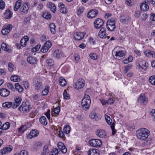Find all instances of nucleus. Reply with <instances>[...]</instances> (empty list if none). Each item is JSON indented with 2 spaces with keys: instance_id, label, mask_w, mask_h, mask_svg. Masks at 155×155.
<instances>
[{
  "instance_id": "f257e3e1",
  "label": "nucleus",
  "mask_w": 155,
  "mask_h": 155,
  "mask_svg": "<svg viewBox=\"0 0 155 155\" xmlns=\"http://www.w3.org/2000/svg\"><path fill=\"white\" fill-rule=\"evenodd\" d=\"M149 134V131L147 129L143 128L136 131V136L137 137L141 140H146Z\"/></svg>"
},
{
  "instance_id": "f03ea898",
  "label": "nucleus",
  "mask_w": 155,
  "mask_h": 155,
  "mask_svg": "<svg viewBox=\"0 0 155 155\" xmlns=\"http://www.w3.org/2000/svg\"><path fill=\"white\" fill-rule=\"evenodd\" d=\"M91 103V100L89 95L85 94L81 101V104L83 109L85 110H88Z\"/></svg>"
},
{
  "instance_id": "7ed1b4c3",
  "label": "nucleus",
  "mask_w": 155,
  "mask_h": 155,
  "mask_svg": "<svg viewBox=\"0 0 155 155\" xmlns=\"http://www.w3.org/2000/svg\"><path fill=\"white\" fill-rule=\"evenodd\" d=\"M29 101L27 100L23 101L18 110L21 112H28L29 111L31 107Z\"/></svg>"
},
{
  "instance_id": "20e7f679",
  "label": "nucleus",
  "mask_w": 155,
  "mask_h": 155,
  "mask_svg": "<svg viewBox=\"0 0 155 155\" xmlns=\"http://www.w3.org/2000/svg\"><path fill=\"white\" fill-rule=\"evenodd\" d=\"M116 19L114 18L108 20L106 24L108 30L112 31L116 28Z\"/></svg>"
},
{
  "instance_id": "39448f33",
  "label": "nucleus",
  "mask_w": 155,
  "mask_h": 155,
  "mask_svg": "<svg viewBox=\"0 0 155 155\" xmlns=\"http://www.w3.org/2000/svg\"><path fill=\"white\" fill-rule=\"evenodd\" d=\"M33 83L36 90H41L43 87V85L40 79L38 78H34Z\"/></svg>"
},
{
  "instance_id": "423d86ee",
  "label": "nucleus",
  "mask_w": 155,
  "mask_h": 155,
  "mask_svg": "<svg viewBox=\"0 0 155 155\" xmlns=\"http://www.w3.org/2000/svg\"><path fill=\"white\" fill-rule=\"evenodd\" d=\"M105 118L106 121L109 125H111L110 127L112 130V134L114 135L116 133V130L115 129V123H112V120L110 118V117L107 115H105Z\"/></svg>"
},
{
  "instance_id": "0eeeda50",
  "label": "nucleus",
  "mask_w": 155,
  "mask_h": 155,
  "mask_svg": "<svg viewBox=\"0 0 155 155\" xmlns=\"http://www.w3.org/2000/svg\"><path fill=\"white\" fill-rule=\"evenodd\" d=\"M89 143L91 146L94 147H100L102 145V142L101 140L98 139H92L89 141Z\"/></svg>"
},
{
  "instance_id": "6e6552de",
  "label": "nucleus",
  "mask_w": 155,
  "mask_h": 155,
  "mask_svg": "<svg viewBox=\"0 0 155 155\" xmlns=\"http://www.w3.org/2000/svg\"><path fill=\"white\" fill-rule=\"evenodd\" d=\"M138 102L143 105H146L148 101V99L144 94H141L138 98Z\"/></svg>"
},
{
  "instance_id": "1a4fd4ad",
  "label": "nucleus",
  "mask_w": 155,
  "mask_h": 155,
  "mask_svg": "<svg viewBox=\"0 0 155 155\" xmlns=\"http://www.w3.org/2000/svg\"><path fill=\"white\" fill-rule=\"evenodd\" d=\"M51 46V42L49 41H47L45 43L44 45L42 46L41 49V51L43 53L46 52Z\"/></svg>"
},
{
  "instance_id": "9d476101",
  "label": "nucleus",
  "mask_w": 155,
  "mask_h": 155,
  "mask_svg": "<svg viewBox=\"0 0 155 155\" xmlns=\"http://www.w3.org/2000/svg\"><path fill=\"white\" fill-rule=\"evenodd\" d=\"M104 24L103 21L100 19L97 18L94 22V28L96 29H98L101 28Z\"/></svg>"
},
{
  "instance_id": "9b49d317",
  "label": "nucleus",
  "mask_w": 155,
  "mask_h": 155,
  "mask_svg": "<svg viewBox=\"0 0 155 155\" xmlns=\"http://www.w3.org/2000/svg\"><path fill=\"white\" fill-rule=\"evenodd\" d=\"M148 4H150L148 0H144L143 2L140 5L141 10L143 11H146L149 9Z\"/></svg>"
},
{
  "instance_id": "f8f14e48",
  "label": "nucleus",
  "mask_w": 155,
  "mask_h": 155,
  "mask_svg": "<svg viewBox=\"0 0 155 155\" xmlns=\"http://www.w3.org/2000/svg\"><path fill=\"white\" fill-rule=\"evenodd\" d=\"M106 29L105 27L101 28L98 33L99 37L102 38H107L106 34Z\"/></svg>"
},
{
  "instance_id": "ddd939ff",
  "label": "nucleus",
  "mask_w": 155,
  "mask_h": 155,
  "mask_svg": "<svg viewBox=\"0 0 155 155\" xmlns=\"http://www.w3.org/2000/svg\"><path fill=\"white\" fill-rule=\"evenodd\" d=\"M53 57L57 59H59L64 57L63 53L61 51L59 50L55 51L53 52Z\"/></svg>"
},
{
  "instance_id": "4468645a",
  "label": "nucleus",
  "mask_w": 155,
  "mask_h": 155,
  "mask_svg": "<svg viewBox=\"0 0 155 155\" xmlns=\"http://www.w3.org/2000/svg\"><path fill=\"white\" fill-rule=\"evenodd\" d=\"M12 148L10 147H4L0 150V155L7 154L11 152Z\"/></svg>"
},
{
  "instance_id": "2eb2a0df",
  "label": "nucleus",
  "mask_w": 155,
  "mask_h": 155,
  "mask_svg": "<svg viewBox=\"0 0 155 155\" xmlns=\"http://www.w3.org/2000/svg\"><path fill=\"white\" fill-rule=\"evenodd\" d=\"M28 63L31 64H35L37 63V59L36 58L33 56H29L27 58Z\"/></svg>"
},
{
  "instance_id": "dca6fc26",
  "label": "nucleus",
  "mask_w": 155,
  "mask_h": 155,
  "mask_svg": "<svg viewBox=\"0 0 155 155\" xmlns=\"http://www.w3.org/2000/svg\"><path fill=\"white\" fill-rule=\"evenodd\" d=\"M96 134L98 137L100 138H104L105 137L106 135V132L102 129L97 130Z\"/></svg>"
},
{
  "instance_id": "f3484780",
  "label": "nucleus",
  "mask_w": 155,
  "mask_h": 155,
  "mask_svg": "<svg viewBox=\"0 0 155 155\" xmlns=\"http://www.w3.org/2000/svg\"><path fill=\"white\" fill-rule=\"evenodd\" d=\"M10 94V92L7 89L3 88L0 89V95L4 97H6Z\"/></svg>"
},
{
  "instance_id": "a211bd4d",
  "label": "nucleus",
  "mask_w": 155,
  "mask_h": 155,
  "mask_svg": "<svg viewBox=\"0 0 155 155\" xmlns=\"http://www.w3.org/2000/svg\"><path fill=\"white\" fill-rule=\"evenodd\" d=\"M59 9L60 11L62 13L66 14L67 12V10L65 7V6L63 3H60L58 4Z\"/></svg>"
},
{
  "instance_id": "6ab92c4d",
  "label": "nucleus",
  "mask_w": 155,
  "mask_h": 155,
  "mask_svg": "<svg viewBox=\"0 0 155 155\" xmlns=\"http://www.w3.org/2000/svg\"><path fill=\"white\" fill-rule=\"evenodd\" d=\"M84 35L81 32L76 33L74 34V38L75 40L78 41L83 38Z\"/></svg>"
},
{
  "instance_id": "aec40b11",
  "label": "nucleus",
  "mask_w": 155,
  "mask_h": 155,
  "mask_svg": "<svg viewBox=\"0 0 155 155\" xmlns=\"http://www.w3.org/2000/svg\"><path fill=\"white\" fill-rule=\"evenodd\" d=\"M87 153L89 155H99L100 151L97 149H91L89 150Z\"/></svg>"
},
{
  "instance_id": "412c9836",
  "label": "nucleus",
  "mask_w": 155,
  "mask_h": 155,
  "mask_svg": "<svg viewBox=\"0 0 155 155\" xmlns=\"http://www.w3.org/2000/svg\"><path fill=\"white\" fill-rule=\"evenodd\" d=\"M97 11H96L94 10H90L88 13L87 16L90 18H92L95 17L97 15Z\"/></svg>"
},
{
  "instance_id": "4be33fe9",
  "label": "nucleus",
  "mask_w": 155,
  "mask_h": 155,
  "mask_svg": "<svg viewBox=\"0 0 155 155\" xmlns=\"http://www.w3.org/2000/svg\"><path fill=\"white\" fill-rule=\"evenodd\" d=\"M29 38L27 36H25L24 38H22L20 41V45L23 47L26 45V42L29 40Z\"/></svg>"
},
{
  "instance_id": "5701e85b",
  "label": "nucleus",
  "mask_w": 155,
  "mask_h": 155,
  "mask_svg": "<svg viewBox=\"0 0 155 155\" xmlns=\"http://www.w3.org/2000/svg\"><path fill=\"white\" fill-rule=\"evenodd\" d=\"M21 100V98H16L15 100V103L12 106V107L14 109L16 108L20 104Z\"/></svg>"
},
{
  "instance_id": "b1692460",
  "label": "nucleus",
  "mask_w": 155,
  "mask_h": 155,
  "mask_svg": "<svg viewBox=\"0 0 155 155\" xmlns=\"http://www.w3.org/2000/svg\"><path fill=\"white\" fill-rule=\"evenodd\" d=\"M144 53L147 57L155 58V53L154 51H151L150 50H147L145 51Z\"/></svg>"
},
{
  "instance_id": "393cba45",
  "label": "nucleus",
  "mask_w": 155,
  "mask_h": 155,
  "mask_svg": "<svg viewBox=\"0 0 155 155\" xmlns=\"http://www.w3.org/2000/svg\"><path fill=\"white\" fill-rule=\"evenodd\" d=\"M38 132L37 130H33L30 132L28 137L30 138H31L37 136L38 135Z\"/></svg>"
},
{
  "instance_id": "a878e982",
  "label": "nucleus",
  "mask_w": 155,
  "mask_h": 155,
  "mask_svg": "<svg viewBox=\"0 0 155 155\" xmlns=\"http://www.w3.org/2000/svg\"><path fill=\"white\" fill-rule=\"evenodd\" d=\"M115 56L118 59L120 57L124 58L125 56L124 53L122 51H116Z\"/></svg>"
},
{
  "instance_id": "bb28decb",
  "label": "nucleus",
  "mask_w": 155,
  "mask_h": 155,
  "mask_svg": "<svg viewBox=\"0 0 155 155\" xmlns=\"http://www.w3.org/2000/svg\"><path fill=\"white\" fill-rule=\"evenodd\" d=\"M84 84L82 80H80L77 82L75 85V88L77 89H80L83 87L84 86Z\"/></svg>"
},
{
  "instance_id": "cd10ccee",
  "label": "nucleus",
  "mask_w": 155,
  "mask_h": 155,
  "mask_svg": "<svg viewBox=\"0 0 155 155\" xmlns=\"http://www.w3.org/2000/svg\"><path fill=\"white\" fill-rule=\"evenodd\" d=\"M5 18L7 19H10L12 16V13L9 9L6 10L5 12L4 13Z\"/></svg>"
},
{
  "instance_id": "c85d7f7f",
  "label": "nucleus",
  "mask_w": 155,
  "mask_h": 155,
  "mask_svg": "<svg viewBox=\"0 0 155 155\" xmlns=\"http://www.w3.org/2000/svg\"><path fill=\"white\" fill-rule=\"evenodd\" d=\"M48 7L54 13H55L56 10V7L54 3L52 2H49L48 4Z\"/></svg>"
},
{
  "instance_id": "c756f323",
  "label": "nucleus",
  "mask_w": 155,
  "mask_h": 155,
  "mask_svg": "<svg viewBox=\"0 0 155 155\" xmlns=\"http://www.w3.org/2000/svg\"><path fill=\"white\" fill-rule=\"evenodd\" d=\"M29 8V5L27 3L25 5H23L20 9L21 12L24 13H27Z\"/></svg>"
},
{
  "instance_id": "7c9ffc66",
  "label": "nucleus",
  "mask_w": 155,
  "mask_h": 155,
  "mask_svg": "<svg viewBox=\"0 0 155 155\" xmlns=\"http://www.w3.org/2000/svg\"><path fill=\"white\" fill-rule=\"evenodd\" d=\"M50 30L51 32L54 34H55L56 32L55 30V25L54 23H51L49 25Z\"/></svg>"
},
{
  "instance_id": "2f4dec72",
  "label": "nucleus",
  "mask_w": 155,
  "mask_h": 155,
  "mask_svg": "<svg viewBox=\"0 0 155 155\" xmlns=\"http://www.w3.org/2000/svg\"><path fill=\"white\" fill-rule=\"evenodd\" d=\"M11 80L14 82H19L20 81V78L19 76L14 75L12 76L10 78Z\"/></svg>"
},
{
  "instance_id": "473e14b6",
  "label": "nucleus",
  "mask_w": 155,
  "mask_h": 155,
  "mask_svg": "<svg viewBox=\"0 0 155 155\" xmlns=\"http://www.w3.org/2000/svg\"><path fill=\"white\" fill-rule=\"evenodd\" d=\"M40 122L44 125L47 124L48 122L46 117L45 116H42L39 119Z\"/></svg>"
},
{
  "instance_id": "72a5a7b5",
  "label": "nucleus",
  "mask_w": 155,
  "mask_h": 155,
  "mask_svg": "<svg viewBox=\"0 0 155 155\" xmlns=\"http://www.w3.org/2000/svg\"><path fill=\"white\" fill-rule=\"evenodd\" d=\"M49 91V87L48 86H46L45 87V89L41 93V94L42 96L46 95L48 94Z\"/></svg>"
},
{
  "instance_id": "f704fd0d",
  "label": "nucleus",
  "mask_w": 155,
  "mask_h": 155,
  "mask_svg": "<svg viewBox=\"0 0 155 155\" xmlns=\"http://www.w3.org/2000/svg\"><path fill=\"white\" fill-rule=\"evenodd\" d=\"M142 65V69L144 71L147 70L148 65L146 64V62L145 60H142L140 62Z\"/></svg>"
},
{
  "instance_id": "c9c22d12",
  "label": "nucleus",
  "mask_w": 155,
  "mask_h": 155,
  "mask_svg": "<svg viewBox=\"0 0 155 155\" xmlns=\"http://www.w3.org/2000/svg\"><path fill=\"white\" fill-rule=\"evenodd\" d=\"M10 126V124L9 122H6L0 127V129L2 130H6L9 128Z\"/></svg>"
},
{
  "instance_id": "e433bc0d",
  "label": "nucleus",
  "mask_w": 155,
  "mask_h": 155,
  "mask_svg": "<svg viewBox=\"0 0 155 155\" xmlns=\"http://www.w3.org/2000/svg\"><path fill=\"white\" fill-rule=\"evenodd\" d=\"M60 85L62 86H65L66 84V81L65 79L61 77L59 80Z\"/></svg>"
},
{
  "instance_id": "4c0bfd02",
  "label": "nucleus",
  "mask_w": 155,
  "mask_h": 155,
  "mask_svg": "<svg viewBox=\"0 0 155 155\" xmlns=\"http://www.w3.org/2000/svg\"><path fill=\"white\" fill-rule=\"evenodd\" d=\"M1 46L2 50L8 52L10 51L9 49L7 47V45L5 43H2L1 45Z\"/></svg>"
},
{
  "instance_id": "58836bf2",
  "label": "nucleus",
  "mask_w": 155,
  "mask_h": 155,
  "mask_svg": "<svg viewBox=\"0 0 155 155\" xmlns=\"http://www.w3.org/2000/svg\"><path fill=\"white\" fill-rule=\"evenodd\" d=\"M21 5V3L20 1H18L16 2L14 6V10L16 11H17Z\"/></svg>"
},
{
  "instance_id": "ea45409f",
  "label": "nucleus",
  "mask_w": 155,
  "mask_h": 155,
  "mask_svg": "<svg viewBox=\"0 0 155 155\" xmlns=\"http://www.w3.org/2000/svg\"><path fill=\"white\" fill-rule=\"evenodd\" d=\"M15 88L19 92H21L23 91V88L21 86L19 83H16L15 84Z\"/></svg>"
},
{
  "instance_id": "a19ab883",
  "label": "nucleus",
  "mask_w": 155,
  "mask_h": 155,
  "mask_svg": "<svg viewBox=\"0 0 155 155\" xmlns=\"http://www.w3.org/2000/svg\"><path fill=\"white\" fill-rule=\"evenodd\" d=\"M49 153L48 147L47 145L44 146L43 148V151L41 153V155H46Z\"/></svg>"
},
{
  "instance_id": "79ce46f5",
  "label": "nucleus",
  "mask_w": 155,
  "mask_h": 155,
  "mask_svg": "<svg viewBox=\"0 0 155 155\" xmlns=\"http://www.w3.org/2000/svg\"><path fill=\"white\" fill-rule=\"evenodd\" d=\"M71 127L69 125H66L63 129V131L65 134H69L70 131Z\"/></svg>"
},
{
  "instance_id": "37998d69",
  "label": "nucleus",
  "mask_w": 155,
  "mask_h": 155,
  "mask_svg": "<svg viewBox=\"0 0 155 155\" xmlns=\"http://www.w3.org/2000/svg\"><path fill=\"white\" fill-rule=\"evenodd\" d=\"M42 16L44 18L46 19H51V15L50 14L47 12L44 13Z\"/></svg>"
},
{
  "instance_id": "c03bdc74",
  "label": "nucleus",
  "mask_w": 155,
  "mask_h": 155,
  "mask_svg": "<svg viewBox=\"0 0 155 155\" xmlns=\"http://www.w3.org/2000/svg\"><path fill=\"white\" fill-rule=\"evenodd\" d=\"M12 102H5L2 104V106L4 107L9 108L12 106Z\"/></svg>"
},
{
  "instance_id": "a18cd8bd",
  "label": "nucleus",
  "mask_w": 155,
  "mask_h": 155,
  "mask_svg": "<svg viewBox=\"0 0 155 155\" xmlns=\"http://www.w3.org/2000/svg\"><path fill=\"white\" fill-rule=\"evenodd\" d=\"M27 126L25 125L21 126L18 128V131L19 132L23 133L27 129Z\"/></svg>"
},
{
  "instance_id": "49530a36",
  "label": "nucleus",
  "mask_w": 155,
  "mask_h": 155,
  "mask_svg": "<svg viewBox=\"0 0 155 155\" xmlns=\"http://www.w3.org/2000/svg\"><path fill=\"white\" fill-rule=\"evenodd\" d=\"M149 82L153 85H155V76H151L149 79Z\"/></svg>"
},
{
  "instance_id": "de8ad7c7",
  "label": "nucleus",
  "mask_w": 155,
  "mask_h": 155,
  "mask_svg": "<svg viewBox=\"0 0 155 155\" xmlns=\"http://www.w3.org/2000/svg\"><path fill=\"white\" fill-rule=\"evenodd\" d=\"M58 150L56 148H53L50 153V155H58Z\"/></svg>"
},
{
  "instance_id": "09e8293b",
  "label": "nucleus",
  "mask_w": 155,
  "mask_h": 155,
  "mask_svg": "<svg viewBox=\"0 0 155 155\" xmlns=\"http://www.w3.org/2000/svg\"><path fill=\"white\" fill-rule=\"evenodd\" d=\"M63 95L64 98L67 100H68L70 98V95L67 93L66 90H65L64 91V92L63 93Z\"/></svg>"
},
{
  "instance_id": "8fccbe9b",
  "label": "nucleus",
  "mask_w": 155,
  "mask_h": 155,
  "mask_svg": "<svg viewBox=\"0 0 155 155\" xmlns=\"http://www.w3.org/2000/svg\"><path fill=\"white\" fill-rule=\"evenodd\" d=\"M42 145V143L40 142H36L34 145V148L36 149H37L40 148Z\"/></svg>"
},
{
  "instance_id": "3c124183",
  "label": "nucleus",
  "mask_w": 155,
  "mask_h": 155,
  "mask_svg": "<svg viewBox=\"0 0 155 155\" xmlns=\"http://www.w3.org/2000/svg\"><path fill=\"white\" fill-rule=\"evenodd\" d=\"M8 69L10 72H12L13 71V65L11 63H9L8 64Z\"/></svg>"
},
{
  "instance_id": "603ef678",
  "label": "nucleus",
  "mask_w": 155,
  "mask_h": 155,
  "mask_svg": "<svg viewBox=\"0 0 155 155\" xmlns=\"http://www.w3.org/2000/svg\"><path fill=\"white\" fill-rule=\"evenodd\" d=\"M19 155H28V152L25 150H21L20 153H17Z\"/></svg>"
},
{
  "instance_id": "864d4df0",
  "label": "nucleus",
  "mask_w": 155,
  "mask_h": 155,
  "mask_svg": "<svg viewBox=\"0 0 155 155\" xmlns=\"http://www.w3.org/2000/svg\"><path fill=\"white\" fill-rule=\"evenodd\" d=\"M9 32V30H7V29L5 28L2 29V34L4 35H6L8 34Z\"/></svg>"
},
{
  "instance_id": "5fc2aeb1",
  "label": "nucleus",
  "mask_w": 155,
  "mask_h": 155,
  "mask_svg": "<svg viewBox=\"0 0 155 155\" xmlns=\"http://www.w3.org/2000/svg\"><path fill=\"white\" fill-rule=\"evenodd\" d=\"M53 60L51 58H49V59H47L46 61V63L48 64V65L50 66H51L52 65H53Z\"/></svg>"
},
{
  "instance_id": "6e6d98bb",
  "label": "nucleus",
  "mask_w": 155,
  "mask_h": 155,
  "mask_svg": "<svg viewBox=\"0 0 155 155\" xmlns=\"http://www.w3.org/2000/svg\"><path fill=\"white\" fill-rule=\"evenodd\" d=\"M60 110V107H57L54 109V114H57L59 113Z\"/></svg>"
},
{
  "instance_id": "4d7b16f0",
  "label": "nucleus",
  "mask_w": 155,
  "mask_h": 155,
  "mask_svg": "<svg viewBox=\"0 0 155 155\" xmlns=\"http://www.w3.org/2000/svg\"><path fill=\"white\" fill-rule=\"evenodd\" d=\"M84 10V8H79L78 10L77 14L78 15H81V13L83 12Z\"/></svg>"
},
{
  "instance_id": "13d9d810",
  "label": "nucleus",
  "mask_w": 155,
  "mask_h": 155,
  "mask_svg": "<svg viewBox=\"0 0 155 155\" xmlns=\"http://www.w3.org/2000/svg\"><path fill=\"white\" fill-rule=\"evenodd\" d=\"M90 56L92 59L96 60L97 59V56L95 54L91 53L90 54Z\"/></svg>"
},
{
  "instance_id": "bf43d9fd",
  "label": "nucleus",
  "mask_w": 155,
  "mask_h": 155,
  "mask_svg": "<svg viewBox=\"0 0 155 155\" xmlns=\"http://www.w3.org/2000/svg\"><path fill=\"white\" fill-rule=\"evenodd\" d=\"M5 7V3L2 0L0 1V8L1 9H3Z\"/></svg>"
},
{
  "instance_id": "052dcab7",
  "label": "nucleus",
  "mask_w": 155,
  "mask_h": 155,
  "mask_svg": "<svg viewBox=\"0 0 155 155\" xmlns=\"http://www.w3.org/2000/svg\"><path fill=\"white\" fill-rule=\"evenodd\" d=\"M129 20L126 18L121 17V21L123 23H127Z\"/></svg>"
},
{
  "instance_id": "680f3d73",
  "label": "nucleus",
  "mask_w": 155,
  "mask_h": 155,
  "mask_svg": "<svg viewBox=\"0 0 155 155\" xmlns=\"http://www.w3.org/2000/svg\"><path fill=\"white\" fill-rule=\"evenodd\" d=\"M58 136L61 138H64V134L63 131L61 130H60L59 131Z\"/></svg>"
},
{
  "instance_id": "e2e57ef3",
  "label": "nucleus",
  "mask_w": 155,
  "mask_h": 155,
  "mask_svg": "<svg viewBox=\"0 0 155 155\" xmlns=\"http://www.w3.org/2000/svg\"><path fill=\"white\" fill-rule=\"evenodd\" d=\"M5 28L7 29V30H9V31H10L12 28V25L11 24H8L5 27Z\"/></svg>"
},
{
  "instance_id": "0e129e2a",
  "label": "nucleus",
  "mask_w": 155,
  "mask_h": 155,
  "mask_svg": "<svg viewBox=\"0 0 155 155\" xmlns=\"http://www.w3.org/2000/svg\"><path fill=\"white\" fill-rule=\"evenodd\" d=\"M127 4L129 6H131L133 3L134 0H126Z\"/></svg>"
},
{
  "instance_id": "69168bd1",
  "label": "nucleus",
  "mask_w": 155,
  "mask_h": 155,
  "mask_svg": "<svg viewBox=\"0 0 155 155\" xmlns=\"http://www.w3.org/2000/svg\"><path fill=\"white\" fill-rule=\"evenodd\" d=\"M64 145V144L61 142H59L58 144V147L60 150Z\"/></svg>"
},
{
  "instance_id": "338daca9",
  "label": "nucleus",
  "mask_w": 155,
  "mask_h": 155,
  "mask_svg": "<svg viewBox=\"0 0 155 155\" xmlns=\"http://www.w3.org/2000/svg\"><path fill=\"white\" fill-rule=\"evenodd\" d=\"M60 150H61L62 152L64 153H65L67 151V148L65 145L63 146L61 149H60Z\"/></svg>"
},
{
  "instance_id": "774afa93",
  "label": "nucleus",
  "mask_w": 155,
  "mask_h": 155,
  "mask_svg": "<svg viewBox=\"0 0 155 155\" xmlns=\"http://www.w3.org/2000/svg\"><path fill=\"white\" fill-rule=\"evenodd\" d=\"M7 86L9 88L11 89L12 91H14L15 90L13 86L10 83H8L7 84Z\"/></svg>"
}]
</instances>
